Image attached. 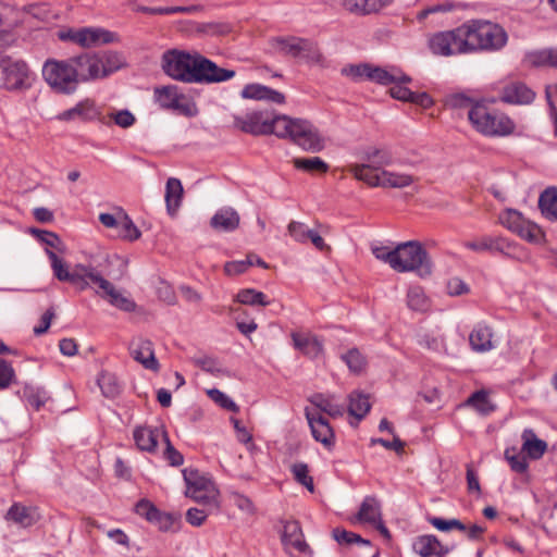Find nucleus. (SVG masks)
<instances>
[{
  "instance_id": "6e6552de",
  "label": "nucleus",
  "mask_w": 557,
  "mask_h": 557,
  "mask_svg": "<svg viewBox=\"0 0 557 557\" xmlns=\"http://www.w3.org/2000/svg\"><path fill=\"white\" fill-rule=\"evenodd\" d=\"M41 76L49 88L63 96H71L78 89L70 58H48L41 67Z\"/></svg>"
},
{
  "instance_id": "3c124183",
  "label": "nucleus",
  "mask_w": 557,
  "mask_h": 557,
  "mask_svg": "<svg viewBox=\"0 0 557 557\" xmlns=\"http://www.w3.org/2000/svg\"><path fill=\"white\" fill-rule=\"evenodd\" d=\"M292 472L294 474L295 480L304 485L309 492L313 493L314 484L313 479L309 474V468L304 462H297L292 466Z\"/></svg>"
},
{
  "instance_id": "052dcab7",
  "label": "nucleus",
  "mask_w": 557,
  "mask_h": 557,
  "mask_svg": "<svg viewBox=\"0 0 557 557\" xmlns=\"http://www.w3.org/2000/svg\"><path fill=\"white\" fill-rule=\"evenodd\" d=\"M371 64L363 63L358 65H350L343 69V74L358 82L362 78H369Z\"/></svg>"
},
{
  "instance_id": "20e7f679",
  "label": "nucleus",
  "mask_w": 557,
  "mask_h": 557,
  "mask_svg": "<svg viewBox=\"0 0 557 557\" xmlns=\"http://www.w3.org/2000/svg\"><path fill=\"white\" fill-rule=\"evenodd\" d=\"M275 128L278 138L289 139L306 151L320 152L325 147L324 137L308 120L280 115Z\"/></svg>"
},
{
  "instance_id": "4468645a",
  "label": "nucleus",
  "mask_w": 557,
  "mask_h": 557,
  "mask_svg": "<svg viewBox=\"0 0 557 557\" xmlns=\"http://www.w3.org/2000/svg\"><path fill=\"white\" fill-rule=\"evenodd\" d=\"M465 247L475 252L500 253L508 258H515L518 246L502 236L485 235L480 238L466 242Z\"/></svg>"
},
{
  "instance_id": "dca6fc26",
  "label": "nucleus",
  "mask_w": 557,
  "mask_h": 557,
  "mask_svg": "<svg viewBox=\"0 0 557 557\" xmlns=\"http://www.w3.org/2000/svg\"><path fill=\"white\" fill-rule=\"evenodd\" d=\"M305 417L310 426L312 437L326 449L332 450L335 446V434L327 419L310 407L305 408Z\"/></svg>"
},
{
  "instance_id": "aec40b11",
  "label": "nucleus",
  "mask_w": 557,
  "mask_h": 557,
  "mask_svg": "<svg viewBox=\"0 0 557 557\" xmlns=\"http://www.w3.org/2000/svg\"><path fill=\"white\" fill-rule=\"evenodd\" d=\"M129 352L132 357L144 368L158 371L159 362L154 357L152 343L145 338H135L129 344Z\"/></svg>"
},
{
  "instance_id": "680f3d73",
  "label": "nucleus",
  "mask_w": 557,
  "mask_h": 557,
  "mask_svg": "<svg viewBox=\"0 0 557 557\" xmlns=\"http://www.w3.org/2000/svg\"><path fill=\"white\" fill-rule=\"evenodd\" d=\"M211 513L213 511L207 508H190L186 512V521L194 527H200Z\"/></svg>"
},
{
  "instance_id": "a878e982",
  "label": "nucleus",
  "mask_w": 557,
  "mask_h": 557,
  "mask_svg": "<svg viewBox=\"0 0 557 557\" xmlns=\"http://www.w3.org/2000/svg\"><path fill=\"white\" fill-rule=\"evenodd\" d=\"M493 336L492 327L485 323H478L469 335V343L472 350L476 352L492 350L495 347Z\"/></svg>"
},
{
  "instance_id": "f03ea898",
  "label": "nucleus",
  "mask_w": 557,
  "mask_h": 557,
  "mask_svg": "<svg viewBox=\"0 0 557 557\" xmlns=\"http://www.w3.org/2000/svg\"><path fill=\"white\" fill-rule=\"evenodd\" d=\"M77 85L104 78L124 65V58L112 51L83 52L70 57Z\"/></svg>"
},
{
  "instance_id": "4c0bfd02",
  "label": "nucleus",
  "mask_w": 557,
  "mask_h": 557,
  "mask_svg": "<svg viewBox=\"0 0 557 557\" xmlns=\"http://www.w3.org/2000/svg\"><path fill=\"white\" fill-rule=\"evenodd\" d=\"M414 181L416 178L410 174L382 170L381 187L383 188H405Z\"/></svg>"
},
{
  "instance_id": "e433bc0d",
  "label": "nucleus",
  "mask_w": 557,
  "mask_h": 557,
  "mask_svg": "<svg viewBox=\"0 0 557 557\" xmlns=\"http://www.w3.org/2000/svg\"><path fill=\"white\" fill-rule=\"evenodd\" d=\"M407 306L412 311L424 313L429 311L431 301L421 286H410L407 290Z\"/></svg>"
},
{
  "instance_id": "09e8293b",
  "label": "nucleus",
  "mask_w": 557,
  "mask_h": 557,
  "mask_svg": "<svg viewBox=\"0 0 557 557\" xmlns=\"http://www.w3.org/2000/svg\"><path fill=\"white\" fill-rule=\"evenodd\" d=\"M467 405L473 407L478 412L487 416L495 410V406L488 399V395L484 391L473 393L467 400Z\"/></svg>"
},
{
  "instance_id": "f257e3e1",
  "label": "nucleus",
  "mask_w": 557,
  "mask_h": 557,
  "mask_svg": "<svg viewBox=\"0 0 557 557\" xmlns=\"http://www.w3.org/2000/svg\"><path fill=\"white\" fill-rule=\"evenodd\" d=\"M165 75L185 84H215L234 77L235 72L220 67L197 51L170 49L161 57Z\"/></svg>"
},
{
  "instance_id": "7c9ffc66",
  "label": "nucleus",
  "mask_w": 557,
  "mask_h": 557,
  "mask_svg": "<svg viewBox=\"0 0 557 557\" xmlns=\"http://www.w3.org/2000/svg\"><path fill=\"white\" fill-rule=\"evenodd\" d=\"M245 96L246 99L264 100L277 104L285 102V96L282 92L261 84H247Z\"/></svg>"
},
{
  "instance_id": "72a5a7b5",
  "label": "nucleus",
  "mask_w": 557,
  "mask_h": 557,
  "mask_svg": "<svg viewBox=\"0 0 557 557\" xmlns=\"http://www.w3.org/2000/svg\"><path fill=\"white\" fill-rule=\"evenodd\" d=\"M183 186L178 178L171 177L165 186V202L170 215H174L182 202Z\"/></svg>"
},
{
  "instance_id": "0eeeda50",
  "label": "nucleus",
  "mask_w": 557,
  "mask_h": 557,
  "mask_svg": "<svg viewBox=\"0 0 557 557\" xmlns=\"http://www.w3.org/2000/svg\"><path fill=\"white\" fill-rule=\"evenodd\" d=\"M393 270L400 273L416 272L420 277H426L432 273V262L422 245L410 240L395 248Z\"/></svg>"
},
{
  "instance_id": "c756f323",
  "label": "nucleus",
  "mask_w": 557,
  "mask_h": 557,
  "mask_svg": "<svg viewBox=\"0 0 557 557\" xmlns=\"http://www.w3.org/2000/svg\"><path fill=\"white\" fill-rule=\"evenodd\" d=\"M521 440V451L531 459H540L547 449V443L539 438L531 429H525L522 432Z\"/></svg>"
},
{
  "instance_id": "6ab92c4d",
  "label": "nucleus",
  "mask_w": 557,
  "mask_h": 557,
  "mask_svg": "<svg viewBox=\"0 0 557 557\" xmlns=\"http://www.w3.org/2000/svg\"><path fill=\"white\" fill-rule=\"evenodd\" d=\"M283 531L281 535L282 543L288 554L294 550L298 553H306L309 549L308 544L304 540V534L299 523L295 520L282 521Z\"/></svg>"
},
{
  "instance_id": "8fccbe9b",
  "label": "nucleus",
  "mask_w": 557,
  "mask_h": 557,
  "mask_svg": "<svg viewBox=\"0 0 557 557\" xmlns=\"http://www.w3.org/2000/svg\"><path fill=\"white\" fill-rule=\"evenodd\" d=\"M22 397L36 410H39L48 399L46 391L28 385L23 388Z\"/></svg>"
},
{
  "instance_id": "603ef678",
  "label": "nucleus",
  "mask_w": 557,
  "mask_h": 557,
  "mask_svg": "<svg viewBox=\"0 0 557 557\" xmlns=\"http://www.w3.org/2000/svg\"><path fill=\"white\" fill-rule=\"evenodd\" d=\"M516 233L530 243H540L543 238L541 228L530 221H525Z\"/></svg>"
},
{
  "instance_id": "7ed1b4c3",
  "label": "nucleus",
  "mask_w": 557,
  "mask_h": 557,
  "mask_svg": "<svg viewBox=\"0 0 557 557\" xmlns=\"http://www.w3.org/2000/svg\"><path fill=\"white\" fill-rule=\"evenodd\" d=\"M467 53L498 51L507 44L506 30L485 20H470L462 24Z\"/></svg>"
},
{
  "instance_id": "39448f33",
  "label": "nucleus",
  "mask_w": 557,
  "mask_h": 557,
  "mask_svg": "<svg viewBox=\"0 0 557 557\" xmlns=\"http://www.w3.org/2000/svg\"><path fill=\"white\" fill-rule=\"evenodd\" d=\"M473 128L487 137H504L515 132L516 124L503 112L491 108L485 101H478L468 110Z\"/></svg>"
},
{
  "instance_id": "2eb2a0df",
  "label": "nucleus",
  "mask_w": 557,
  "mask_h": 557,
  "mask_svg": "<svg viewBox=\"0 0 557 557\" xmlns=\"http://www.w3.org/2000/svg\"><path fill=\"white\" fill-rule=\"evenodd\" d=\"M273 46L278 52L293 58L302 57L314 61L321 59V55H314L317 46L309 39L299 37L275 38L273 39Z\"/></svg>"
},
{
  "instance_id": "393cba45",
  "label": "nucleus",
  "mask_w": 557,
  "mask_h": 557,
  "mask_svg": "<svg viewBox=\"0 0 557 557\" xmlns=\"http://www.w3.org/2000/svg\"><path fill=\"white\" fill-rule=\"evenodd\" d=\"M163 432L165 431L162 428L140 425L135 428L133 437L140 450L153 453L157 448L159 437H163Z\"/></svg>"
},
{
  "instance_id": "423d86ee",
  "label": "nucleus",
  "mask_w": 557,
  "mask_h": 557,
  "mask_svg": "<svg viewBox=\"0 0 557 557\" xmlns=\"http://www.w3.org/2000/svg\"><path fill=\"white\" fill-rule=\"evenodd\" d=\"M36 74L29 64L20 58H0V87L9 92H24L30 89Z\"/></svg>"
},
{
  "instance_id": "f3484780",
  "label": "nucleus",
  "mask_w": 557,
  "mask_h": 557,
  "mask_svg": "<svg viewBox=\"0 0 557 557\" xmlns=\"http://www.w3.org/2000/svg\"><path fill=\"white\" fill-rule=\"evenodd\" d=\"M278 116L270 111H251L246 114V133L253 135L274 134L276 136L275 124Z\"/></svg>"
},
{
  "instance_id": "e2e57ef3",
  "label": "nucleus",
  "mask_w": 557,
  "mask_h": 557,
  "mask_svg": "<svg viewBox=\"0 0 557 557\" xmlns=\"http://www.w3.org/2000/svg\"><path fill=\"white\" fill-rule=\"evenodd\" d=\"M208 396L218 405H220L222 408H225L227 410H238V407L235 405V403L227 397L224 393L216 388L209 389Z\"/></svg>"
},
{
  "instance_id": "774afa93",
  "label": "nucleus",
  "mask_w": 557,
  "mask_h": 557,
  "mask_svg": "<svg viewBox=\"0 0 557 557\" xmlns=\"http://www.w3.org/2000/svg\"><path fill=\"white\" fill-rule=\"evenodd\" d=\"M546 98L554 120L555 129L557 132V84L546 87Z\"/></svg>"
},
{
  "instance_id": "a19ab883",
  "label": "nucleus",
  "mask_w": 557,
  "mask_h": 557,
  "mask_svg": "<svg viewBox=\"0 0 557 557\" xmlns=\"http://www.w3.org/2000/svg\"><path fill=\"white\" fill-rule=\"evenodd\" d=\"M186 495L191 497L194 500L202 504L203 508L209 509V511L215 512L219 509V492L215 487H210L206 492L186 490Z\"/></svg>"
},
{
  "instance_id": "bf43d9fd",
  "label": "nucleus",
  "mask_w": 557,
  "mask_h": 557,
  "mask_svg": "<svg viewBox=\"0 0 557 557\" xmlns=\"http://www.w3.org/2000/svg\"><path fill=\"white\" fill-rule=\"evenodd\" d=\"M135 511L137 515L152 523L159 512V509L151 502L141 499L136 504Z\"/></svg>"
},
{
  "instance_id": "a211bd4d",
  "label": "nucleus",
  "mask_w": 557,
  "mask_h": 557,
  "mask_svg": "<svg viewBox=\"0 0 557 557\" xmlns=\"http://www.w3.org/2000/svg\"><path fill=\"white\" fill-rule=\"evenodd\" d=\"M58 120L65 122L74 120H81L83 122L99 120L103 122L100 109L97 107L96 102L89 98H86L77 102L73 108L61 112L58 115Z\"/></svg>"
},
{
  "instance_id": "49530a36",
  "label": "nucleus",
  "mask_w": 557,
  "mask_h": 557,
  "mask_svg": "<svg viewBox=\"0 0 557 557\" xmlns=\"http://www.w3.org/2000/svg\"><path fill=\"white\" fill-rule=\"evenodd\" d=\"M5 518L23 527H29L35 522L30 509L20 504L12 505Z\"/></svg>"
},
{
  "instance_id": "a18cd8bd",
  "label": "nucleus",
  "mask_w": 557,
  "mask_h": 557,
  "mask_svg": "<svg viewBox=\"0 0 557 557\" xmlns=\"http://www.w3.org/2000/svg\"><path fill=\"white\" fill-rule=\"evenodd\" d=\"M30 233L35 235L41 243L48 246L47 249H51L58 253H64L66 248L61 238L53 232L32 228Z\"/></svg>"
},
{
  "instance_id": "5701e85b",
  "label": "nucleus",
  "mask_w": 557,
  "mask_h": 557,
  "mask_svg": "<svg viewBox=\"0 0 557 557\" xmlns=\"http://www.w3.org/2000/svg\"><path fill=\"white\" fill-rule=\"evenodd\" d=\"M295 349L310 359H315L323 354V343L310 333H292Z\"/></svg>"
},
{
  "instance_id": "c9c22d12",
  "label": "nucleus",
  "mask_w": 557,
  "mask_h": 557,
  "mask_svg": "<svg viewBox=\"0 0 557 557\" xmlns=\"http://www.w3.org/2000/svg\"><path fill=\"white\" fill-rule=\"evenodd\" d=\"M371 408L369 396L354 391L348 396V412L358 420L363 419Z\"/></svg>"
},
{
  "instance_id": "0e129e2a",
  "label": "nucleus",
  "mask_w": 557,
  "mask_h": 557,
  "mask_svg": "<svg viewBox=\"0 0 557 557\" xmlns=\"http://www.w3.org/2000/svg\"><path fill=\"white\" fill-rule=\"evenodd\" d=\"M15 377L14 369L7 360L0 359V389L7 388Z\"/></svg>"
},
{
  "instance_id": "13d9d810",
  "label": "nucleus",
  "mask_w": 557,
  "mask_h": 557,
  "mask_svg": "<svg viewBox=\"0 0 557 557\" xmlns=\"http://www.w3.org/2000/svg\"><path fill=\"white\" fill-rule=\"evenodd\" d=\"M500 221L504 226L516 233L527 220L520 212L510 209L502 215Z\"/></svg>"
},
{
  "instance_id": "58836bf2",
  "label": "nucleus",
  "mask_w": 557,
  "mask_h": 557,
  "mask_svg": "<svg viewBox=\"0 0 557 557\" xmlns=\"http://www.w3.org/2000/svg\"><path fill=\"white\" fill-rule=\"evenodd\" d=\"M239 224V215L230 209L218 211L211 219V226L220 231H232Z\"/></svg>"
},
{
  "instance_id": "9d476101",
  "label": "nucleus",
  "mask_w": 557,
  "mask_h": 557,
  "mask_svg": "<svg viewBox=\"0 0 557 557\" xmlns=\"http://www.w3.org/2000/svg\"><path fill=\"white\" fill-rule=\"evenodd\" d=\"M46 253L50 260L53 275L60 282H69L76 286L79 290H85L90 286L92 276L96 274L97 269L92 265H85L78 263L70 270L66 262L60 258L55 251L46 249Z\"/></svg>"
},
{
  "instance_id": "de8ad7c7",
  "label": "nucleus",
  "mask_w": 557,
  "mask_h": 557,
  "mask_svg": "<svg viewBox=\"0 0 557 557\" xmlns=\"http://www.w3.org/2000/svg\"><path fill=\"white\" fill-rule=\"evenodd\" d=\"M183 474L185 482L187 484V490H193L196 492H206L210 487H215L211 480L199 476L196 470L185 469L183 471Z\"/></svg>"
},
{
  "instance_id": "412c9836",
  "label": "nucleus",
  "mask_w": 557,
  "mask_h": 557,
  "mask_svg": "<svg viewBox=\"0 0 557 557\" xmlns=\"http://www.w3.org/2000/svg\"><path fill=\"white\" fill-rule=\"evenodd\" d=\"M312 410L325 413L331 418H341L344 416L345 407L336 400L333 394L317 393L309 397Z\"/></svg>"
},
{
  "instance_id": "c85d7f7f",
  "label": "nucleus",
  "mask_w": 557,
  "mask_h": 557,
  "mask_svg": "<svg viewBox=\"0 0 557 557\" xmlns=\"http://www.w3.org/2000/svg\"><path fill=\"white\" fill-rule=\"evenodd\" d=\"M369 81L381 84V85H391L393 83H410L411 78L404 74L400 70L396 67H391L389 70L385 67L371 65L369 73Z\"/></svg>"
},
{
  "instance_id": "79ce46f5",
  "label": "nucleus",
  "mask_w": 557,
  "mask_h": 557,
  "mask_svg": "<svg viewBox=\"0 0 557 557\" xmlns=\"http://www.w3.org/2000/svg\"><path fill=\"white\" fill-rule=\"evenodd\" d=\"M119 236L123 239L134 242L137 240L141 233L138 227L134 224L132 219L120 208V222L117 225Z\"/></svg>"
},
{
  "instance_id": "864d4df0",
  "label": "nucleus",
  "mask_w": 557,
  "mask_h": 557,
  "mask_svg": "<svg viewBox=\"0 0 557 557\" xmlns=\"http://www.w3.org/2000/svg\"><path fill=\"white\" fill-rule=\"evenodd\" d=\"M429 522L440 531L448 532L454 529L459 531H466L467 527L458 519H443L440 517L429 518Z\"/></svg>"
},
{
  "instance_id": "c03bdc74",
  "label": "nucleus",
  "mask_w": 557,
  "mask_h": 557,
  "mask_svg": "<svg viewBox=\"0 0 557 557\" xmlns=\"http://www.w3.org/2000/svg\"><path fill=\"white\" fill-rule=\"evenodd\" d=\"M342 360L346 363L349 371L354 374L362 373L367 368V358L360 352L358 348H351L346 354L341 356Z\"/></svg>"
},
{
  "instance_id": "4be33fe9",
  "label": "nucleus",
  "mask_w": 557,
  "mask_h": 557,
  "mask_svg": "<svg viewBox=\"0 0 557 557\" xmlns=\"http://www.w3.org/2000/svg\"><path fill=\"white\" fill-rule=\"evenodd\" d=\"M115 40V34L100 27H83L77 29L76 44L89 48L100 44H110Z\"/></svg>"
},
{
  "instance_id": "bb28decb",
  "label": "nucleus",
  "mask_w": 557,
  "mask_h": 557,
  "mask_svg": "<svg viewBox=\"0 0 557 557\" xmlns=\"http://www.w3.org/2000/svg\"><path fill=\"white\" fill-rule=\"evenodd\" d=\"M393 0H342L346 11L359 16L377 13L392 3Z\"/></svg>"
},
{
  "instance_id": "37998d69",
  "label": "nucleus",
  "mask_w": 557,
  "mask_h": 557,
  "mask_svg": "<svg viewBox=\"0 0 557 557\" xmlns=\"http://www.w3.org/2000/svg\"><path fill=\"white\" fill-rule=\"evenodd\" d=\"M293 163L296 170L309 173H326L329 171V164L319 157L295 158Z\"/></svg>"
},
{
  "instance_id": "4d7b16f0",
  "label": "nucleus",
  "mask_w": 557,
  "mask_h": 557,
  "mask_svg": "<svg viewBox=\"0 0 557 557\" xmlns=\"http://www.w3.org/2000/svg\"><path fill=\"white\" fill-rule=\"evenodd\" d=\"M163 442L165 443V449H164L163 456L169 461V463L173 467H178V466L183 465L184 457L172 445L166 432H163Z\"/></svg>"
},
{
  "instance_id": "5fc2aeb1",
  "label": "nucleus",
  "mask_w": 557,
  "mask_h": 557,
  "mask_svg": "<svg viewBox=\"0 0 557 557\" xmlns=\"http://www.w3.org/2000/svg\"><path fill=\"white\" fill-rule=\"evenodd\" d=\"M505 458L510 465V468L517 473H524L528 469V461L525 456L517 454L516 448H507L505 450Z\"/></svg>"
},
{
  "instance_id": "338daca9",
  "label": "nucleus",
  "mask_w": 557,
  "mask_h": 557,
  "mask_svg": "<svg viewBox=\"0 0 557 557\" xmlns=\"http://www.w3.org/2000/svg\"><path fill=\"white\" fill-rule=\"evenodd\" d=\"M288 233L289 235L295 238V240L299 243H305L308 240V236L311 230H307L305 224L296 221H292L288 224Z\"/></svg>"
},
{
  "instance_id": "473e14b6",
  "label": "nucleus",
  "mask_w": 557,
  "mask_h": 557,
  "mask_svg": "<svg viewBox=\"0 0 557 557\" xmlns=\"http://www.w3.org/2000/svg\"><path fill=\"white\" fill-rule=\"evenodd\" d=\"M524 61L535 67L549 66L557 69V47L535 50L527 53Z\"/></svg>"
},
{
  "instance_id": "b1692460",
  "label": "nucleus",
  "mask_w": 557,
  "mask_h": 557,
  "mask_svg": "<svg viewBox=\"0 0 557 557\" xmlns=\"http://www.w3.org/2000/svg\"><path fill=\"white\" fill-rule=\"evenodd\" d=\"M535 98V92L523 83H510L500 94V100L511 104H529Z\"/></svg>"
},
{
  "instance_id": "1a4fd4ad",
  "label": "nucleus",
  "mask_w": 557,
  "mask_h": 557,
  "mask_svg": "<svg viewBox=\"0 0 557 557\" xmlns=\"http://www.w3.org/2000/svg\"><path fill=\"white\" fill-rule=\"evenodd\" d=\"M153 100L162 110L173 111L187 117L198 114L196 102L177 85L156 87Z\"/></svg>"
},
{
  "instance_id": "f8f14e48",
  "label": "nucleus",
  "mask_w": 557,
  "mask_h": 557,
  "mask_svg": "<svg viewBox=\"0 0 557 557\" xmlns=\"http://www.w3.org/2000/svg\"><path fill=\"white\" fill-rule=\"evenodd\" d=\"M368 161L371 164H356L352 165L350 171L359 181H363L372 187H381L382 170L374 165H387L391 163V156L384 151L375 149L368 153Z\"/></svg>"
},
{
  "instance_id": "cd10ccee",
  "label": "nucleus",
  "mask_w": 557,
  "mask_h": 557,
  "mask_svg": "<svg viewBox=\"0 0 557 557\" xmlns=\"http://www.w3.org/2000/svg\"><path fill=\"white\" fill-rule=\"evenodd\" d=\"M412 548L421 557H444L448 553L434 535L418 536Z\"/></svg>"
},
{
  "instance_id": "9b49d317",
  "label": "nucleus",
  "mask_w": 557,
  "mask_h": 557,
  "mask_svg": "<svg viewBox=\"0 0 557 557\" xmlns=\"http://www.w3.org/2000/svg\"><path fill=\"white\" fill-rule=\"evenodd\" d=\"M429 47L434 54L443 57L467 53L462 25L434 34L429 40Z\"/></svg>"
},
{
  "instance_id": "ea45409f",
  "label": "nucleus",
  "mask_w": 557,
  "mask_h": 557,
  "mask_svg": "<svg viewBox=\"0 0 557 557\" xmlns=\"http://www.w3.org/2000/svg\"><path fill=\"white\" fill-rule=\"evenodd\" d=\"M539 207L546 218L557 221V187H549L540 195Z\"/></svg>"
},
{
  "instance_id": "6e6d98bb",
  "label": "nucleus",
  "mask_w": 557,
  "mask_h": 557,
  "mask_svg": "<svg viewBox=\"0 0 557 557\" xmlns=\"http://www.w3.org/2000/svg\"><path fill=\"white\" fill-rule=\"evenodd\" d=\"M333 537L339 544H346V545H351V544L369 545L370 544V541L362 539L360 535H358L354 532L341 530V529L333 530Z\"/></svg>"
},
{
  "instance_id": "ddd939ff",
  "label": "nucleus",
  "mask_w": 557,
  "mask_h": 557,
  "mask_svg": "<svg viewBox=\"0 0 557 557\" xmlns=\"http://www.w3.org/2000/svg\"><path fill=\"white\" fill-rule=\"evenodd\" d=\"M90 284L98 286L96 293L103 299H107L113 307L125 311L133 312L136 309V304L129 297L125 296L114 285L106 280L99 271L92 276Z\"/></svg>"
},
{
  "instance_id": "2f4dec72",
  "label": "nucleus",
  "mask_w": 557,
  "mask_h": 557,
  "mask_svg": "<svg viewBox=\"0 0 557 557\" xmlns=\"http://www.w3.org/2000/svg\"><path fill=\"white\" fill-rule=\"evenodd\" d=\"M381 517L380 500L375 496H366L356 515V520L362 523L376 524Z\"/></svg>"
},
{
  "instance_id": "69168bd1",
  "label": "nucleus",
  "mask_w": 557,
  "mask_h": 557,
  "mask_svg": "<svg viewBox=\"0 0 557 557\" xmlns=\"http://www.w3.org/2000/svg\"><path fill=\"white\" fill-rule=\"evenodd\" d=\"M268 305H270V300L265 294L252 288H246V306L265 307Z\"/></svg>"
},
{
  "instance_id": "f704fd0d",
  "label": "nucleus",
  "mask_w": 557,
  "mask_h": 557,
  "mask_svg": "<svg viewBox=\"0 0 557 557\" xmlns=\"http://www.w3.org/2000/svg\"><path fill=\"white\" fill-rule=\"evenodd\" d=\"M97 384L106 398L113 399L122 392V385L120 384L116 375L106 370L98 374Z\"/></svg>"
}]
</instances>
